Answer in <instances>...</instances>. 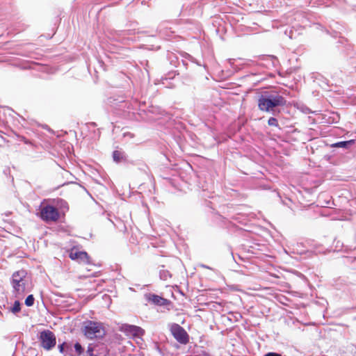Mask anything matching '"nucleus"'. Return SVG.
<instances>
[{"label": "nucleus", "mask_w": 356, "mask_h": 356, "mask_svg": "<svg viewBox=\"0 0 356 356\" xmlns=\"http://www.w3.org/2000/svg\"><path fill=\"white\" fill-rule=\"evenodd\" d=\"M29 278L25 270H19L13 274L12 286L16 297H22L26 291Z\"/></svg>", "instance_id": "f257e3e1"}, {"label": "nucleus", "mask_w": 356, "mask_h": 356, "mask_svg": "<svg viewBox=\"0 0 356 356\" xmlns=\"http://www.w3.org/2000/svg\"><path fill=\"white\" fill-rule=\"evenodd\" d=\"M284 99L281 96H271L270 97H261L259 99V108L263 111L270 112L277 106L284 105Z\"/></svg>", "instance_id": "f03ea898"}, {"label": "nucleus", "mask_w": 356, "mask_h": 356, "mask_svg": "<svg viewBox=\"0 0 356 356\" xmlns=\"http://www.w3.org/2000/svg\"><path fill=\"white\" fill-rule=\"evenodd\" d=\"M84 334L89 339L100 338L105 334V330L101 323L89 321L84 326Z\"/></svg>", "instance_id": "7ed1b4c3"}, {"label": "nucleus", "mask_w": 356, "mask_h": 356, "mask_svg": "<svg viewBox=\"0 0 356 356\" xmlns=\"http://www.w3.org/2000/svg\"><path fill=\"white\" fill-rule=\"evenodd\" d=\"M40 340L41 346L45 350H51L54 348L56 343L54 334L49 330H44L40 332Z\"/></svg>", "instance_id": "20e7f679"}, {"label": "nucleus", "mask_w": 356, "mask_h": 356, "mask_svg": "<svg viewBox=\"0 0 356 356\" xmlns=\"http://www.w3.org/2000/svg\"><path fill=\"white\" fill-rule=\"evenodd\" d=\"M40 216L46 221H56L59 218V213L54 207L47 205L41 209Z\"/></svg>", "instance_id": "39448f33"}, {"label": "nucleus", "mask_w": 356, "mask_h": 356, "mask_svg": "<svg viewBox=\"0 0 356 356\" xmlns=\"http://www.w3.org/2000/svg\"><path fill=\"white\" fill-rule=\"evenodd\" d=\"M171 332L174 337L181 343H186L188 341V336L186 332L179 325H173L171 327Z\"/></svg>", "instance_id": "423d86ee"}, {"label": "nucleus", "mask_w": 356, "mask_h": 356, "mask_svg": "<svg viewBox=\"0 0 356 356\" xmlns=\"http://www.w3.org/2000/svg\"><path fill=\"white\" fill-rule=\"evenodd\" d=\"M106 348L103 344L95 346L90 344L88 347L86 355L87 356H106Z\"/></svg>", "instance_id": "0eeeda50"}, {"label": "nucleus", "mask_w": 356, "mask_h": 356, "mask_svg": "<svg viewBox=\"0 0 356 356\" xmlns=\"http://www.w3.org/2000/svg\"><path fill=\"white\" fill-rule=\"evenodd\" d=\"M69 257L71 259L77 261L79 262H88V254L86 252L79 251L75 248H73L70 250L69 253Z\"/></svg>", "instance_id": "6e6552de"}, {"label": "nucleus", "mask_w": 356, "mask_h": 356, "mask_svg": "<svg viewBox=\"0 0 356 356\" xmlns=\"http://www.w3.org/2000/svg\"><path fill=\"white\" fill-rule=\"evenodd\" d=\"M122 330L128 335H132L134 337L141 336L144 333V330L142 328L135 325H126L122 327Z\"/></svg>", "instance_id": "1a4fd4ad"}, {"label": "nucleus", "mask_w": 356, "mask_h": 356, "mask_svg": "<svg viewBox=\"0 0 356 356\" xmlns=\"http://www.w3.org/2000/svg\"><path fill=\"white\" fill-rule=\"evenodd\" d=\"M146 298L148 301L153 302L155 305H163L166 303L167 300L157 295L147 294Z\"/></svg>", "instance_id": "9d476101"}, {"label": "nucleus", "mask_w": 356, "mask_h": 356, "mask_svg": "<svg viewBox=\"0 0 356 356\" xmlns=\"http://www.w3.org/2000/svg\"><path fill=\"white\" fill-rule=\"evenodd\" d=\"M354 143L353 140H348V141H341L334 143L332 145V147H339V148H348V147Z\"/></svg>", "instance_id": "9b49d317"}, {"label": "nucleus", "mask_w": 356, "mask_h": 356, "mask_svg": "<svg viewBox=\"0 0 356 356\" xmlns=\"http://www.w3.org/2000/svg\"><path fill=\"white\" fill-rule=\"evenodd\" d=\"M113 160L116 162L122 161L124 158V154L120 151H115L113 154Z\"/></svg>", "instance_id": "f8f14e48"}, {"label": "nucleus", "mask_w": 356, "mask_h": 356, "mask_svg": "<svg viewBox=\"0 0 356 356\" xmlns=\"http://www.w3.org/2000/svg\"><path fill=\"white\" fill-rule=\"evenodd\" d=\"M74 350L75 353H70L71 356H79L83 352V348L81 345L79 343H76L74 344Z\"/></svg>", "instance_id": "ddd939ff"}, {"label": "nucleus", "mask_w": 356, "mask_h": 356, "mask_svg": "<svg viewBox=\"0 0 356 356\" xmlns=\"http://www.w3.org/2000/svg\"><path fill=\"white\" fill-rule=\"evenodd\" d=\"M34 303V298L32 295H29L25 300V304L28 307H31Z\"/></svg>", "instance_id": "4468645a"}, {"label": "nucleus", "mask_w": 356, "mask_h": 356, "mask_svg": "<svg viewBox=\"0 0 356 356\" xmlns=\"http://www.w3.org/2000/svg\"><path fill=\"white\" fill-rule=\"evenodd\" d=\"M20 303L19 301H15L12 309H11V311L13 313H17L18 312L20 311Z\"/></svg>", "instance_id": "2eb2a0df"}, {"label": "nucleus", "mask_w": 356, "mask_h": 356, "mask_svg": "<svg viewBox=\"0 0 356 356\" xmlns=\"http://www.w3.org/2000/svg\"><path fill=\"white\" fill-rule=\"evenodd\" d=\"M268 124L270 126H277V122L275 118H270L268 121Z\"/></svg>", "instance_id": "dca6fc26"}, {"label": "nucleus", "mask_w": 356, "mask_h": 356, "mask_svg": "<svg viewBox=\"0 0 356 356\" xmlns=\"http://www.w3.org/2000/svg\"><path fill=\"white\" fill-rule=\"evenodd\" d=\"M66 346L68 348V345L65 343H63V344L60 345L59 346V350H60V353H63V350H64V347Z\"/></svg>", "instance_id": "f3484780"}, {"label": "nucleus", "mask_w": 356, "mask_h": 356, "mask_svg": "<svg viewBox=\"0 0 356 356\" xmlns=\"http://www.w3.org/2000/svg\"><path fill=\"white\" fill-rule=\"evenodd\" d=\"M264 356H282V355L280 354L276 353H268Z\"/></svg>", "instance_id": "a211bd4d"}, {"label": "nucleus", "mask_w": 356, "mask_h": 356, "mask_svg": "<svg viewBox=\"0 0 356 356\" xmlns=\"http://www.w3.org/2000/svg\"><path fill=\"white\" fill-rule=\"evenodd\" d=\"M197 356H210V355L207 353H202V354H200Z\"/></svg>", "instance_id": "6ab92c4d"}]
</instances>
